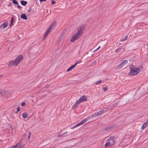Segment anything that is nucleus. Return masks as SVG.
Masks as SVG:
<instances>
[{
  "label": "nucleus",
  "instance_id": "f257e3e1",
  "mask_svg": "<svg viewBox=\"0 0 148 148\" xmlns=\"http://www.w3.org/2000/svg\"><path fill=\"white\" fill-rule=\"evenodd\" d=\"M85 27V26L81 25L77 28V32L71 39L70 41L71 42H73L80 37L84 32Z\"/></svg>",
  "mask_w": 148,
  "mask_h": 148
},
{
  "label": "nucleus",
  "instance_id": "f03ea898",
  "mask_svg": "<svg viewBox=\"0 0 148 148\" xmlns=\"http://www.w3.org/2000/svg\"><path fill=\"white\" fill-rule=\"evenodd\" d=\"M23 56L22 55H20L18 56L15 60H11L9 62L8 66L10 67L12 66H16L19 64L21 60L23 58Z\"/></svg>",
  "mask_w": 148,
  "mask_h": 148
},
{
  "label": "nucleus",
  "instance_id": "7ed1b4c3",
  "mask_svg": "<svg viewBox=\"0 0 148 148\" xmlns=\"http://www.w3.org/2000/svg\"><path fill=\"white\" fill-rule=\"evenodd\" d=\"M130 71L129 73L130 75H137L140 71V69L134 65L130 66Z\"/></svg>",
  "mask_w": 148,
  "mask_h": 148
},
{
  "label": "nucleus",
  "instance_id": "20e7f679",
  "mask_svg": "<svg viewBox=\"0 0 148 148\" xmlns=\"http://www.w3.org/2000/svg\"><path fill=\"white\" fill-rule=\"evenodd\" d=\"M87 100V98L85 95H83L77 101L72 107V109L76 108L78 106V104L84 101H86Z\"/></svg>",
  "mask_w": 148,
  "mask_h": 148
},
{
  "label": "nucleus",
  "instance_id": "39448f33",
  "mask_svg": "<svg viewBox=\"0 0 148 148\" xmlns=\"http://www.w3.org/2000/svg\"><path fill=\"white\" fill-rule=\"evenodd\" d=\"M115 137L110 136V138L106 141V142L104 145L105 147H107L113 145L115 143Z\"/></svg>",
  "mask_w": 148,
  "mask_h": 148
},
{
  "label": "nucleus",
  "instance_id": "423d86ee",
  "mask_svg": "<svg viewBox=\"0 0 148 148\" xmlns=\"http://www.w3.org/2000/svg\"><path fill=\"white\" fill-rule=\"evenodd\" d=\"M22 143V140H20V141L15 146L12 145L10 148H23L24 147V145H21Z\"/></svg>",
  "mask_w": 148,
  "mask_h": 148
},
{
  "label": "nucleus",
  "instance_id": "0eeeda50",
  "mask_svg": "<svg viewBox=\"0 0 148 148\" xmlns=\"http://www.w3.org/2000/svg\"><path fill=\"white\" fill-rule=\"evenodd\" d=\"M57 23L55 22L53 23L47 29V31L50 33L51 31L56 26Z\"/></svg>",
  "mask_w": 148,
  "mask_h": 148
},
{
  "label": "nucleus",
  "instance_id": "6e6552de",
  "mask_svg": "<svg viewBox=\"0 0 148 148\" xmlns=\"http://www.w3.org/2000/svg\"><path fill=\"white\" fill-rule=\"evenodd\" d=\"M128 62V61L127 60H123V62H122L120 65L117 66V67L118 68H120L122 67L124 65L126 64Z\"/></svg>",
  "mask_w": 148,
  "mask_h": 148
},
{
  "label": "nucleus",
  "instance_id": "1a4fd4ad",
  "mask_svg": "<svg viewBox=\"0 0 148 148\" xmlns=\"http://www.w3.org/2000/svg\"><path fill=\"white\" fill-rule=\"evenodd\" d=\"M148 126V119L146 122L144 123L141 126V129L142 130L145 129L147 126Z\"/></svg>",
  "mask_w": 148,
  "mask_h": 148
},
{
  "label": "nucleus",
  "instance_id": "9d476101",
  "mask_svg": "<svg viewBox=\"0 0 148 148\" xmlns=\"http://www.w3.org/2000/svg\"><path fill=\"white\" fill-rule=\"evenodd\" d=\"M8 24L7 23L5 22L3 23L0 26V28L3 27V29L5 28L8 26Z\"/></svg>",
  "mask_w": 148,
  "mask_h": 148
},
{
  "label": "nucleus",
  "instance_id": "9b49d317",
  "mask_svg": "<svg viewBox=\"0 0 148 148\" xmlns=\"http://www.w3.org/2000/svg\"><path fill=\"white\" fill-rule=\"evenodd\" d=\"M21 18L25 20L27 19L26 15L25 14H21Z\"/></svg>",
  "mask_w": 148,
  "mask_h": 148
},
{
  "label": "nucleus",
  "instance_id": "f8f14e48",
  "mask_svg": "<svg viewBox=\"0 0 148 148\" xmlns=\"http://www.w3.org/2000/svg\"><path fill=\"white\" fill-rule=\"evenodd\" d=\"M90 117H88V118H86V119H84L83 120H82L81 122V124H83L84 123L86 122V121H87V120H89V119H90Z\"/></svg>",
  "mask_w": 148,
  "mask_h": 148
},
{
  "label": "nucleus",
  "instance_id": "ddd939ff",
  "mask_svg": "<svg viewBox=\"0 0 148 148\" xmlns=\"http://www.w3.org/2000/svg\"><path fill=\"white\" fill-rule=\"evenodd\" d=\"M76 66L75 64L72 65L71 67H69L67 71V72L71 71L72 69H73Z\"/></svg>",
  "mask_w": 148,
  "mask_h": 148
},
{
  "label": "nucleus",
  "instance_id": "4468645a",
  "mask_svg": "<svg viewBox=\"0 0 148 148\" xmlns=\"http://www.w3.org/2000/svg\"><path fill=\"white\" fill-rule=\"evenodd\" d=\"M28 116V114L26 112H23L22 114V116L24 118H27Z\"/></svg>",
  "mask_w": 148,
  "mask_h": 148
},
{
  "label": "nucleus",
  "instance_id": "2eb2a0df",
  "mask_svg": "<svg viewBox=\"0 0 148 148\" xmlns=\"http://www.w3.org/2000/svg\"><path fill=\"white\" fill-rule=\"evenodd\" d=\"M104 112V110H101L97 112V113L98 114V115L99 116H100L102 114H103Z\"/></svg>",
  "mask_w": 148,
  "mask_h": 148
},
{
  "label": "nucleus",
  "instance_id": "dca6fc26",
  "mask_svg": "<svg viewBox=\"0 0 148 148\" xmlns=\"http://www.w3.org/2000/svg\"><path fill=\"white\" fill-rule=\"evenodd\" d=\"M21 4L23 5H25L27 4V2L24 1H21Z\"/></svg>",
  "mask_w": 148,
  "mask_h": 148
},
{
  "label": "nucleus",
  "instance_id": "f3484780",
  "mask_svg": "<svg viewBox=\"0 0 148 148\" xmlns=\"http://www.w3.org/2000/svg\"><path fill=\"white\" fill-rule=\"evenodd\" d=\"M14 22V18L13 17H12L11 20H10V27H11V26L12 25Z\"/></svg>",
  "mask_w": 148,
  "mask_h": 148
},
{
  "label": "nucleus",
  "instance_id": "a211bd4d",
  "mask_svg": "<svg viewBox=\"0 0 148 148\" xmlns=\"http://www.w3.org/2000/svg\"><path fill=\"white\" fill-rule=\"evenodd\" d=\"M99 116L98 115V114H97V112H96V113H94L92 116L91 117V118H93V117H96L97 116Z\"/></svg>",
  "mask_w": 148,
  "mask_h": 148
},
{
  "label": "nucleus",
  "instance_id": "6ab92c4d",
  "mask_svg": "<svg viewBox=\"0 0 148 148\" xmlns=\"http://www.w3.org/2000/svg\"><path fill=\"white\" fill-rule=\"evenodd\" d=\"M49 33L46 31L45 34L44 35V37L43 38V40H44Z\"/></svg>",
  "mask_w": 148,
  "mask_h": 148
},
{
  "label": "nucleus",
  "instance_id": "aec40b11",
  "mask_svg": "<svg viewBox=\"0 0 148 148\" xmlns=\"http://www.w3.org/2000/svg\"><path fill=\"white\" fill-rule=\"evenodd\" d=\"M127 38V36H125L124 38H123L121 39V41L122 42H123Z\"/></svg>",
  "mask_w": 148,
  "mask_h": 148
},
{
  "label": "nucleus",
  "instance_id": "412c9836",
  "mask_svg": "<svg viewBox=\"0 0 148 148\" xmlns=\"http://www.w3.org/2000/svg\"><path fill=\"white\" fill-rule=\"evenodd\" d=\"M101 80H99L98 81H96L94 83L95 84V85H97L101 83Z\"/></svg>",
  "mask_w": 148,
  "mask_h": 148
},
{
  "label": "nucleus",
  "instance_id": "4be33fe9",
  "mask_svg": "<svg viewBox=\"0 0 148 148\" xmlns=\"http://www.w3.org/2000/svg\"><path fill=\"white\" fill-rule=\"evenodd\" d=\"M12 2L14 4L17 5L18 4V2L16 0H12Z\"/></svg>",
  "mask_w": 148,
  "mask_h": 148
},
{
  "label": "nucleus",
  "instance_id": "5701e85b",
  "mask_svg": "<svg viewBox=\"0 0 148 148\" xmlns=\"http://www.w3.org/2000/svg\"><path fill=\"white\" fill-rule=\"evenodd\" d=\"M4 92L2 90H0V96L3 95Z\"/></svg>",
  "mask_w": 148,
  "mask_h": 148
},
{
  "label": "nucleus",
  "instance_id": "b1692460",
  "mask_svg": "<svg viewBox=\"0 0 148 148\" xmlns=\"http://www.w3.org/2000/svg\"><path fill=\"white\" fill-rule=\"evenodd\" d=\"M121 49V48L119 47L115 51V52L116 53H119L120 52V50Z\"/></svg>",
  "mask_w": 148,
  "mask_h": 148
},
{
  "label": "nucleus",
  "instance_id": "393cba45",
  "mask_svg": "<svg viewBox=\"0 0 148 148\" xmlns=\"http://www.w3.org/2000/svg\"><path fill=\"white\" fill-rule=\"evenodd\" d=\"M26 104V103L25 102H22L21 104V106H25Z\"/></svg>",
  "mask_w": 148,
  "mask_h": 148
},
{
  "label": "nucleus",
  "instance_id": "a878e982",
  "mask_svg": "<svg viewBox=\"0 0 148 148\" xmlns=\"http://www.w3.org/2000/svg\"><path fill=\"white\" fill-rule=\"evenodd\" d=\"M102 88L104 91H106L108 90V88L107 87H103Z\"/></svg>",
  "mask_w": 148,
  "mask_h": 148
},
{
  "label": "nucleus",
  "instance_id": "bb28decb",
  "mask_svg": "<svg viewBox=\"0 0 148 148\" xmlns=\"http://www.w3.org/2000/svg\"><path fill=\"white\" fill-rule=\"evenodd\" d=\"M81 62V60H80L79 61H78L77 62H76L75 64H74L75 66H76V65L78 63H80Z\"/></svg>",
  "mask_w": 148,
  "mask_h": 148
},
{
  "label": "nucleus",
  "instance_id": "cd10ccee",
  "mask_svg": "<svg viewBox=\"0 0 148 148\" xmlns=\"http://www.w3.org/2000/svg\"><path fill=\"white\" fill-rule=\"evenodd\" d=\"M82 125V124H81V123L80 122V123H78V124H77L76 125H75V126L76 127L78 126H79V125Z\"/></svg>",
  "mask_w": 148,
  "mask_h": 148
},
{
  "label": "nucleus",
  "instance_id": "c85d7f7f",
  "mask_svg": "<svg viewBox=\"0 0 148 148\" xmlns=\"http://www.w3.org/2000/svg\"><path fill=\"white\" fill-rule=\"evenodd\" d=\"M19 110H20V107H18L17 108V110L16 111H16H15L14 112L15 113H17L18 112V111Z\"/></svg>",
  "mask_w": 148,
  "mask_h": 148
},
{
  "label": "nucleus",
  "instance_id": "c756f323",
  "mask_svg": "<svg viewBox=\"0 0 148 148\" xmlns=\"http://www.w3.org/2000/svg\"><path fill=\"white\" fill-rule=\"evenodd\" d=\"M56 2L55 1H54L53 0H52V1L51 4L53 5Z\"/></svg>",
  "mask_w": 148,
  "mask_h": 148
},
{
  "label": "nucleus",
  "instance_id": "7c9ffc66",
  "mask_svg": "<svg viewBox=\"0 0 148 148\" xmlns=\"http://www.w3.org/2000/svg\"><path fill=\"white\" fill-rule=\"evenodd\" d=\"M100 48V46H99L98 47L97 49H96L94 51V52L96 51H97V50H98L99 49V48Z\"/></svg>",
  "mask_w": 148,
  "mask_h": 148
},
{
  "label": "nucleus",
  "instance_id": "2f4dec72",
  "mask_svg": "<svg viewBox=\"0 0 148 148\" xmlns=\"http://www.w3.org/2000/svg\"><path fill=\"white\" fill-rule=\"evenodd\" d=\"M26 134L25 133H24L23 135V138H25L26 136Z\"/></svg>",
  "mask_w": 148,
  "mask_h": 148
},
{
  "label": "nucleus",
  "instance_id": "473e14b6",
  "mask_svg": "<svg viewBox=\"0 0 148 148\" xmlns=\"http://www.w3.org/2000/svg\"><path fill=\"white\" fill-rule=\"evenodd\" d=\"M68 133V132L67 131L66 132H65L63 134H62V135H64L65 134H66Z\"/></svg>",
  "mask_w": 148,
  "mask_h": 148
},
{
  "label": "nucleus",
  "instance_id": "72a5a7b5",
  "mask_svg": "<svg viewBox=\"0 0 148 148\" xmlns=\"http://www.w3.org/2000/svg\"><path fill=\"white\" fill-rule=\"evenodd\" d=\"M108 129H110V127H107L105 128L106 130H108Z\"/></svg>",
  "mask_w": 148,
  "mask_h": 148
},
{
  "label": "nucleus",
  "instance_id": "f704fd0d",
  "mask_svg": "<svg viewBox=\"0 0 148 148\" xmlns=\"http://www.w3.org/2000/svg\"><path fill=\"white\" fill-rule=\"evenodd\" d=\"M17 7L19 8H21V6H20V5H17Z\"/></svg>",
  "mask_w": 148,
  "mask_h": 148
},
{
  "label": "nucleus",
  "instance_id": "c9c22d12",
  "mask_svg": "<svg viewBox=\"0 0 148 148\" xmlns=\"http://www.w3.org/2000/svg\"><path fill=\"white\" fill-rule=\"evenodd\" d=\"M63 135H62V134H61V135H58V136L59 137H61V136H62Z\"/></svg>",
  "mask_w": 148,
  "mask_h": 148
},
{
  "label": "nucleus",
  "instance_id": "e433bc0d",
  "mask_svg": "<svg viewBox=\"0 0 148 148\" xmlns=\"http://www.w3.org/2000/svg\"><path fill=\"white\" fill-rule=\"evenodd\" d=\"M31 8H30L29 10H28V12H30L31 11Z\"/></svg>",
  "mask_w": 148,
  "mask_h": 148
},
{
  "label": "nucleus",
  "instance_id": "4c0bfd02",
  "mask_svg": "<svg viewBox=\"0 0 148 148\" xmlns=\"http://www.w3.org/2000/svg\"><path fill=\"white\" fill-rule=\"evenodd\" d=\"M29 136H30L31 134V132H29Z\"/></svg>",
  "mask_w": 148,
  "mask_h": 148
},
{
  "label": "nucleus",
  "instance_id": "58836bf2",
  "mask_svg": "<svg viewBox=\"0 0 148 148\" xmlns=\"http://www.w3.org/2000/svg\"><path fill=\"white\" fill-rule=\"evenodd\" d=\"M3 75H0V78L2 77L3 76Z\"/></svg>",
  "mask_w": 148,
  "mask_h": 148
},
{
  "label": "nucleus",
  "instance_id": "ea45409f",
  "mask_svg": "<svg viewBox=\"0 0 148 148\" xmlns=\"http://www.w3.org/2000/svg\"><path fill=\"white\" fill-rule=\"evenodd\" d=\"M75 127H75V126H74L73 127H72L71 128V129H73V128H75Z\"/></svg>",
  "mask_w": 148,
  "mask_h": 148
},
{
  "label": "nucleus",
  "instance_id": "a19ab883",
  "mask_svg": "<svg viewBox=\"0 0 148 148\" xmlns=\"http://www.w3.org/2000/svg\"><path fill=\"white\" fill-rule=\"evenodd\" d=\"M11 4H12V3H10L8 5V6H9L10 5H11Z\"/></svg>",
  "mask_w": 148,
  "mask_h": 148
},
{
  "label": "nucleus",
  "instance_id": "79ce46f5",
  "mask_svg": "<svg viewBox=\"0 0 148 148\" xmlns=\"http://www.w3.org/2000/svg\"><path fill=\"white\" fill-rule=\"evenodd\" d=\"M40 2L44 1V0H40Z\"/></svg>",
  "mask_w": 148,
  "mask_h": 148
},
{
  "label": "nucleus",
  "instance_id": "37998d69",
  "mask_svg": "<svg viewBox=\"0 0 148 148\" xmlns=\"http://www.w3.org/2000/svg\"><path fill=\"white\" fill-rule=\"evenodd\" d=\"M30 136H28V139H29V138L30 137Z\"/></svg>",
  "mask_w": 148,
  "mask_h": 148
},
{
  "label": "nucleus",
  "instance_id": "c03bdc74",
  "mask_svg": "<svg viewBox=\"0 0 148 148\" xmlns=\"http://www.w3.org/2000/svg\"><path fill=\"white\" fill-rule=\"evenodd\" d=\"M46 0H44V1H46Z\"/></svg>",
  "mask_w": 148,
  "mask_h": 148
}]
</instances>
